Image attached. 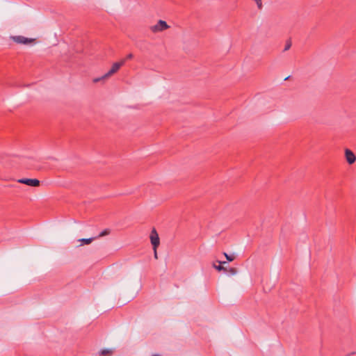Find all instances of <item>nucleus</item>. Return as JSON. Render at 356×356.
Wrapping results in <instances>:
<instances>
[{"instance_id": "nucleus-1", "label": "nucleus", "mask_w": 356, "mask_h": 356, "mask_svg": "<svg viewBox=\"0 0 356 356\" xmlns=\"http://www.w3.org/2000/svg\"><path fill=\"white\" fill-rule=\"evenodd\" d=\"M124 63H125V60H121L119 62H116V63H113L112 67H111V68L110 69V70L108 72H106L105 74H104L101 77L95 79L93 80V81L95 83H97V82H99L100 81H102V80H104L106 79H108V77H110L111 76H112L113 74L116 73L120 70V68L122 65H124Z\"/></svg>"}, {"instance_id": "nucleus-2", "label": "nucleus", "mask_w": 356, "mask_h": 356, "mask_svg": "<svg viewBox=\"0 0 356 356\" xmlns=\"http://www.w3.org/2000/svg\"><path fill=\"white\" fill-rule=\"evenodd\" d=\"M168 28L169 26L167 24V23L165 21L160 19L158 21L156 24L152 26L150 29L153 33H157L166 30Z\"/></svg>"}, {"instance_id": "nucleus-3", "label": "nucleus", "mask_w": 356, "mask_h": 356, "mask_svg": "<svg viewBox=\"0 0 356 356\" xmlns=\"http://www.w3.org/2000/svg\"><path fill=\"white\" fill-rule=\"evenodd\" d=\"M10 39L17 44H29L35 41V39L28 38L22 35L10 36Z\"/></svg>"}, {"instance_id": "nucleus-4", "label": "nucleus", "mask_w": 356, "mask_h": 356, "mask_svg": "<svg viewBox=\"0 0 356 356\" xmlns=\"http://www.w3.org/2000/svg\"><path fill=\"white\" fill-rule=\"evenodd\" d=\"M149 237L153 248H157L160 244V239L155 228L152 229Z\"/></svg>"}, {"instance_id": "nucleus-5", "label": "nucleus", "mask_w": 356, "mask_h": 356, "mask_svg": "<svg viewBox=\"0 0 356 356\" xmlns=\"http://www.w3.org/2000/svg\"><path fill=\"white\" fill-rule=\"evenodd\" d=\"M18 183L24 184L30 186L37 187L40 186V181L37 179L23 178L18 179Z\"/></svg>"}, {"instance_id": "nucleus-6", "label": "nucleus", "mask_w": 356, "mask_h": 356, "mask_svg": "<svg viewBox=\"0 0 356 356\" xmlns=\"http://www.w3.org/2000/svg\"><path fill=\"white\" fill-rule=\"evenodd\" d=\"M345 156L346 161L349 164H353L355 162L356 156L351 150L346 149L345 151Z\"/></svg>"}, {"instance_id": "nucleus-7", "label": "nucleus", "mask_w": 356, "mask_h": 356, "mask_svg": "<svg viewBox=\"0 0 356 356\" xmlns=\"http://www.w3.org/2000/svg\"><path fill=\"white\" fill-rule=\"evenodd\" d=\"M113 354V349H103L99 352V356H111Z\"/></svg>"}, {"instance_id": "nucleus-8", "label": "nucleus", "mask_w": 356, "mask_h": 356, "mask_svg": "<svg viewBox=\"0 0 356 356\" xmlns=\"http://www.w3.org/2000/svg\"><path fill=\"white\" fill-rule=\"evenodd\" d=\"M220 263V264L218 266H216V265H214V268L218 270V271H220V270H225V268L222 266V264H225V261H223V262H221V261H218Z\"/></svg>"}, {"instance_id": "nucleus-9", "label": "nucleus", "mask_w": 356, "mask_h": 356, "mask_svg": "<svg viewBox=\"0 0 356 356\" xmlns=\"http://www.w3.org/2000/svg\"><path fill=\"white\" fill-rule=\"evenodd\" d=\"M94 238H82L80 239V241H81L84 244H90Z\"/></svg>"}, {"instance_id": "nucleus-10", "label": "nucleus", "mask_w": 356, "mask_h": 356, "mask_svg": "<svg viewBox=\"0 0 356 356\" xmlns=\"http://www.w3.org/2000/svg\"><path fill=\"white\" fill-rule=\"evenodd\" d=\"M110 234V230L108 229H106L104 231H102L98 236V237H102L106 235H108Z\"/></svg>"}, {"instance_id": "nucleus-11", "label": "nucleus", "mask_w": 356, "mask_h": 356, "mask_svg": "<svg viewBox=\"0 0 356 356\" xmlns=\"http://www.w3.org/2000/svg\"><path fill=\"white\" fill-rule=\"evenodd\" d=\"M224 255L229 261H232L234 259V257L229 255L226 252H224Z\"/></svg>"}, {"instance_id": "nucleus-12", "label": "nucleus", "mask_w": 356, "mask_h": 356, "mask_svg": "<svg viewBox=\"0 0 356 356\" xmlns=\"http://www.w3.org/2000/svg\"><path fill=\"white\" fill-rule=\"evenodd\" d=\"M133 58H134V54L130 53L128 55H127V56L123 60H125V62H126L127 60H130Z\"/></svg>"}, {"instance_id": "nucleus-13", "label": "nucleus", "mask_w": 356, "mask_h": 356, "mask_svg": "<svg viewBox=\"0 0 356 356\" xmlns=\"http://www.w3.org/2000/svg\"><path fill=\"white\" fill-rule=\"evenodd\" d=\"M291 46V42L286 43L285 45V47H284V51L289 50L290 49Z\"/></svg>"}, {"instance_id": "nucleus-14", "label": "nucleus", "mask_w": 356, "mask_h": 356, "mask_svg": "<svg viewBox=\"0 0 356 356\" xmlns=\"http://www.w3.org/2000/svg\"><path fill=\"white\" fill-rule=\"evenodd\" d=\"M156 249H157V248H153V250H154V258H155V259H157V258H158Z\"/></svg>"}, {"instance_id": "nucleus-15", "label": "nucleus", "mask_w": 356, "mask_h": 356, "mask_svg": "<svg viewBox=\"0 0 356 356\" xmlns=\"http://www.w3.org/2000/svg\"><path fill=\"white\" fill-rule=\"evenodd\" d=\"M229 271L232 273V274H234L236 273V269L234 268H231Z\"/></svg>"}]
</instances>
